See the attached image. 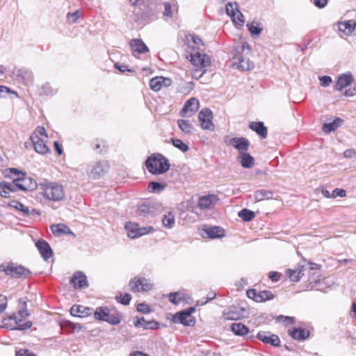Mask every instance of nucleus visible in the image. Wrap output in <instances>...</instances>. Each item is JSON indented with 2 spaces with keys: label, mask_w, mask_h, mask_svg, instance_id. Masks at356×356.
Returning a JSON list of instances; mask_svg holds the SVG:
<instances>
[{
  "label": "nucleus",
  "mask_w": 356,
  "mask_h": 356,
  "mask_svg": "<svg viewBox=\"0 0 356 356\" xmlns=\"http://www.w3.org/2000/svg\"><path fill=\"white\" fill-rule=\"evenodd\" d=\"M171 84V79L163 76L154 77L149 81L150 88L155 92L159 91L162 87H168Z\"/></svg>",
  "instance_id": "6ab92c4d"
},
{
  "label": "nucleus",
  "mask_w": 356,
  "mask_h": 356,
  "mask_svg": "<svg viewBox=\"0 0 356 356\" xmlns=\"http://www.w3.org/2000/svg\"><path fill=\"white\" fill-rule=\"evenodd\" d=\"M194 312V307H189L177 312L173 316V321L175 323H181L185 326H193L195 324V318L192 316Z\"/></svg>",
  "instance_id": "9b49d317"
},
{
  "label": "nucleus",
  "mask_w": 356,
  "mask_h": 356,
  "mask_svg": "<svg viewBox=\"0 0 356 356\" xmlns=\"http://www.w3.org/2000/svg\"><path fill=\"white\" fill-rule=\"evenodd\" d=\"M184 298V293L178 291L175 293H170L169 294V300L175 305L179 304Z\"/></svg>",
  "instance_id": "8fccbe9b"
},
{
  "label": "nucleus",
  "mask_w": 356,
  "mask_h": 356,
  "mask_svg": "<svg viewBox=\"0 0 356 356\" xmlns=\"http://www.w3.org/2000/svg\"><path fill=\"white\" fill-rule=\"evenodd\" d=\"M8 299L6 296L0 294V314H1L7 307Z\"/></svg>",
  "instance_id": "0e129e2a"
},
{
  "label": "nucleus",
  "mask_w": 356,
  "mask_h": 356,
  "mask_svg": "<svg viewBox=\"0 0 356 356\" xmlns=\"http://www.w3.org/2000/svg\"><path fill=\"white\" fill-rule=\"evenodd\" d=\"M18 184L16 181H14L13 180V182H6V181H1L0 182V186L1 188H4V189H6L9 192H16L18 189Z\"/></svg>",
  "instance_id": "603ef678"
},
{
  "label": "nucleus",
  "mask_w": 356,
  "mask_h": 356,
  "mask_svg": "<svg viewBox=\"0 0 356 356\" xmlns=\"http://www.w3.org/2000/svg\"><path fill=\"white\" fill-rule=\"evenodd\" d=\"M0 270L6 275L13 278H26L31 274V271L22 265H17L12 262L0 264Z\"/></svg>",
  "instance_id": "423d86ee"
},
{
  "label": "nucleus",
  "mask_w": 356,
  "mask_h": 356,
  "mask_svg": "<svg viewBox=\"0 0 356 356\" xmlns=\"http://www.w3.org/2000/svg\"><path fill=\"white\" fill-rule=\"evenodd\" d=\"M80 18V12L76 10L74 13H67L66 15V22L69 24H73L77 23Z\"/></svg>",
  "instance_id": "3c124183"
},
{
  "label": "nucleus",
  "mask_w": 356,
  "mask_h": 356,
  "mask_svg": "<svg viewBox=\"0 0 356 356\" xmlns=\"http://www.w3.org/2000/svg\"><path fill=\"white\" fill-rule=\"evenodd\" d=\"M57 90L54 88L48 82L42 83L38 88V93L40 95L53 96L56 94Z\"/></svg>",
  "instance_id": "e433bc0d"
},
{
  "label": "nucleus",
  "mask_w": 356,
  "mask_h": 356,
  "mask_svg": "<svg viewBox=\"0 0 356 356\" xmlns=\"http://www.w3.org/2000/svg\"><path fill=\"white\" fill-rule=\"evenodd\" d=\"M92 310L90 307L74 305L70 309V314L74 316L83 317L90 315Z\"/></svg>",
  "instance_id": "c85d7f7f"
},
{
  "label": "nucleus",
  "mask_w": 356,
  "mask_h": 356,
  "mask_svg": "<svg viewBox=\"0 0 356 356\" xmlns=\"http://www.w3.org/2000/svg\"><path fill=\"white\" fill-rule=\"evenodd\" d=\"M125 229L127 232V236L133 239L154 231V227L152 226L140 227L138 224L132 223L131 222L125 225Z\"/></svg>",
  "instance_id": "f8f14e48"
},
{
  "label": "nucleus",
  "mask_w": 356,
  "mask_h": 356,
  "mask_svg": "<svg viewBox=\"0 0 356 356\" xmlns=\"http://www.w3.org/2000/svg\"><path fill=\"white\" fill-rule=\"evenodd\" d=\"M2 173L6 178H10L14 180L15 178H21L26 174V172L15 168H10L3 170Z\"/></svg>",
  "instance_id": "f704fd0d"
},
{
  "label": "nucleus",
  "mask_w": 356,
  "mask_h": 356,
  "mask_svg": "<svg viewBox=\"0 0 356 356\" xmlns=\"http://www.w3.org/2000/svg\"><path fill=\"white\" fill-rule=\"evenodd\" d=\"M199 108V102L197 99L192 97L188 99L180 111L182 117H191Z\"/></svg>",
  "instance_id": "f3484780"
},
{
  "label": "nucleus",
  "mask_w": 356,
  "mask_h": 356,
  "mask_svg": "<svg viewBox=\"0 0 356 356\" xmlns=\"http://www.w3.org/2000/svg\"><path fill=\"white\" fill-rule=\"evenodd\" d=\"M306 268L305 266H299L295 270L288 269L286 271V275L289 276L291 281L297 282L300 280L302 277L304 276V272Z\"/></svg>",
  "instance_id": "473e14b6"
},
{
  "label": "nucleus",
  "mask_w": 356,
  "mask_h": 356,
  "mask_svg": "<svg viewBox=\"0 0 356 356\" xmlns=\"http://www.w3.org/2000/svg\"><path fill=\"white\" fill-rule=\"evenodd\" d=\"M51 229L55 236H61L63 234L75 236L69 227L64 224L54 225L51 227Z\"/></svg>",
  "instance_id": "72a5a7b5"
},
{
  "label": "nucleus",
  "mask_w": 356,
  "mask_h": 356,
  "mask_svg": "<svg viewBox=\"0 0 356 356\" xmlns=\"http://www.w3.org/2000/svg\"><path fill=\"white\" fill-rule=\"evenodd\" d=\"M353 81V77L350 74H341L337 79V81L334 86L336 90L341 91L346 87L350 85Z\"/></svg>",
  "instance_id": "cd10ccee"
},
{
  "label": "nucleus",
  "mask_w": 356,
  "mask_h": 356,
  "mask_svg": "<svg viewBox=\"0 0 356 356\" xmlns=\"http://www.w3.org/2000/svg\"><path fill=\"white\" fill-rule=\"evenodd\" d=\"M134 325L136 327H143L144 329H156L158 326V323L154 320L147 321L144 317H136V321Z\"/></svg>",
  "instance_id": "c756f323"
},
{
  "label": "nucleus",
  "mask_w": 356,
  "mask_h": 356,
  "mask_svg": "<svg viewBox=\"0 0 356 356\" xmlns=\"http://www.w3.org/2000/svg\"><path fill=\"white\" fill-rule=\"evenodd\" d=\"M186 43L188 46L187 52L191 63L197 67L196 72L202 70L211 64L210 58L204 51V43L202 39L194 34H189L186 36Z\"/></svg>",
  "instance_id": "f257e3e1"
},
{
  "label": "nucleus",
  "mask_w": 356,
  "mask_h": 356,
  "mask_svg": "<svg viewBox=\"0 0 356 356\" xmlns=\"http://www.w3.org/2000/svg\"><path fill=\"white\" fill-rule=\"evenodd\" d=\"M246 26L251 35H259L262 31V28L255 22L248 23Z\"/></svg>",
  "instance_id": "5fc2aeb1"
},
{
  "label": "nucleus",
  "mask_w": 356,
  "mask_h": 356,
  "mask_svg": "<svg viewBox=\"0 0 356 356\" xmlns=\"http://www.w3.org/2000/svg\"><path fill=\"white\" fill-rule=\"evenodd\" d=\"M109 170L108 163L106 161L91 162L87 167L88 176L92 179H98L106 175Z\"/></svg>",
  "instance_id": "6e6552de"
},
{
  "label": "nucleus",
  "mask_w": 356,
  "mask_h": 356,
  "mask_svg": "<svg viewBox=\"0 0 356 356\" xmlns=\"http://www.w3.org/2000/svg\"><path fill=\"white\" fill-rule=\"evenodd\" d=\"M42 196L48 200L59 202L65 197V193L62 184L54 181L44 180L39 183Z\"/></svg>",
  "instance_id": "7ed1b4c3"
},
{
  "label": "nucleus",
  "mask_w": 356,
  "mask_h": 356,
  "mask_svg": "<svg viewBox=\"0 0 356 356\" xmlns=\"http://www.w3.org/2000/svg\"><path fill=\"white\" fill-rule=\"evenodd\" d=\"M18 312L17 314H13L10 316V320H14L15 323L17 327H10L7 324H4L7 328L10 330H24L30 328L32 326V323L29 321L22 323V321L29 316V313L26 308V300L24 298H20L18 304Z\"/></svg>",
  "instance_id": "39448f33"
},
{
  "label": "nucleus",
  "mask_w": 356,
  "mask_h": 356,
  "mask_svg": "<svg viewBox=\"0 0 356 356\" xmlns=\"http://www.w3.org/2000/svg\"><path fill=\"white\" fill-rule=\"evenodd\" d=\"M208 118H213V113L209 108H203L198 114V120L202 123Z\"/></svg>",
  "instance_id": "864d4df0"
},
{
  "label": "nucleus",
  "mask_w": 356,
  "mask_h": 356,
  "mask_svg": "<svg viewBox=\"0 0 356 356\" xmlns=\"http://www.w3.org/2000/svg\"><path fill=\"white\" fill-rule=\"evenodd\" d=\"M343 123V120L339 118H337L332 122L325 123L323 125L322 130L325 133H330L332 131H335L338 127H339Z\"/></svg>",
  "instance_id": "4c0bfd02"
},
{
  "label": "nucleus",
  "mask_w": 356,
  "mask_h": 356,
  "mask_svg": "<svg viewBox=\"0 0 356 356\" xmlns=\"http://www.w3.org/2000/svg\"><path fill=\"white\" fill-rule=\"evenodd\" d=\"M273 197V192L271 191L261 189L254 192V199L257 202L264 200H270Z\"/></svg>",
  "instance_id": "58836bf2"
},
{
  "label": "nucleus",
  "mask_w": 356,
  "mask_h": 356,
  "mask_svg": "<svg viewBox=\"0 0 356 356\" xmlns=\"http://www.w3.org/2000/svg\"><path fill=\"white\" fill-rule=\"evenodd\" d=\"M231 330L238 336H243L249 332V328L241 323H232Z\"/></svg>",
  "instance_id": "ea45409f"
},
{
  "label": "nucleus",
  "mask_w": 356,
  "mask_h": 356,
  "mask_svg": "<svg viewBox=\"0 0 356 356\" xmlns=\"http://www.w3.org/2000/svg\"><path fill=\"white\" fill-rule=\"evenodd\" d=\"M346 195V192L343 188H335L332 191V198H336L337 197H344Z\"/></svg>",
  "instance_id": "e2e57ef3"
},
{
  "label": "nucleus",
  "mask_w": 356,
  "mask_h": 356,
  "mask_svg": "<svg viewBox=\"0 0 356 356\" xmlns=\"http://www.w3.org/2000/svg\"><path fill=\"white\" fill-rule=\"evenodd\" d=\"M277 320L280 323H286L289 324H292L294 322V318L291 316H286L283 315H280L277 317Z\"/></svg>",
  "instance_id": "052dcab7"
},
{
  "label": "nucleus",
  "mask_w": 356,
  "mask_h": 356,
  "mask_svg": "<svg viewBox=\"0 0 356 356\" xmlns=\"http://www.w3.org/2000/svg\"><path fill=\"white\" fill-rule=\"evenodd\" d=\"M238 216L245 222L252 220L254 217V213L248 209H243L238 212Z\"/></svg>",
  "instance_id": "a18cd8bd"
},
{
  "label": "nucleus",
  "mask_w": 356,
  "mask_h": 356,
  "mask_svg": "<svg viewBox=\"0 0 356 356\" xmlns=\"http://www.w3.org/2000/svg\"><path fill=\"white\" fill-rule=\"evenodd\" d=\"M201 235L203 238H220L224 237L225 230L219 226H205L201 231Z\"/></svg>",
  "instance_id": "ddd939ff"
},
{
  "label": "nucleus",
  "mask_w": 356,
  "mask_h": 356,
  "mask_svg": "<svg viewBox=\"0 0 356 356\" xmlns=\"http://www.w3.org/2000/svg\"><path fill=\"white\" fill-rule=\"evenodd\" d=\"M129 46L133 51L134 55H135V53L141 54L147 53L149 51L148 47L141 39L131 40L129 42Z\"/></svg>",
  "instance_id": "b1692460"
},
{
  "label": "nucleus",
  "mask_w": 356,
  "mask_h": 356,
  "mask_svg": "<svg viewBox=\"0 0 356 356\" xmlns=\"http://www.w3.org/2000/svg\"><path fill=\"white\" fill-rule=\"evenodd\" d=\"M274 295L270 291H261L258 293V302H261L273 299Z\"/></svg>",
  "instance_id": "09e8293b"
},
{
  "label": "nucleus",
  "mask_w": 356,
  "mask_h": 356,
  "mask_svg": "<svg viewBox=\"0 0 356 356\" xmlns=\"http://www.w3.org/2000/svg\"><path fill=\"white\" fill-rule=\"evenodd\" d=\"M356 27V22L355 20H348L340 22L338 23V29L340 32L343 33L346 35H350L355 31Z\"/></svg>",
  "instance_id": "a878e982"
},
{
  "label": "nucleus",
  "mask_w": 356,
  "mask_h": 356,
  "mask_svg": "<svg viewBox=\"0 0 356 356\" xmlns=\"http://www.w3.org/2000/svg\"><path fill=\"white\" fill-rule=\"evenodd\" d=\"M268 277L273 282H277L280 278V273L276 271H270L268 273Z\"/></svg>",
  "instance_id": "774afa93"
},
{
  "label": "nucleus",
  "mask_w": 356,
  "mask_h": 356,
  "mask_svg": "<svg viewBox=\"0 0 356 356\" xmlns=\"http://www.w3.org/2000/svg\"><path fill=\"white\" fill-rule=\"evenodd\" d=\"M238 160L244 168H250L254 164V158L249 153H241V156H238Z\"/></svg>",
  "instance_id": "c9c22d12"
},
{
  "label": "nucleus",
  "mask_w": 356,
  "mask_h": 356,
  "mask_svg": "<svg viewBox=\"0 0 356 356\" xmlns=\"http://www.w3.org/2000/svg\"><path fill=\"white\" fill-rule=\"evenodd\" d=\"M245 310L243 308L229 307L224 310L222 316L225 319L229 321H236L244 317Z\"/></svg>",
  "instance_id": "412c9836"
},
{
  "label": "nucleus",
  "mask_w": 356,
  "mask_h": 356,
  "mask_svg": "<svg viewBox=\"0 0 356 356\" xmlns=\"http://www.w3.org/2000/svg\"><path fill=\"white\" fill-rule=\"evenodd\" d=\"M239 11L238 5L236 2H228L225 6L226 14L232 18Z\"/></svg>",
  "instance_id": "37998d69"
},
{
  "label": "nucleus",
  "mask_w": 356,
  "mask_h": 356,
  "mask_svg": "<svg viewBox=\"0 0 356 356\" xmlns=\"http://www.w3.org/2000/svg\"><path fill=\"white\" fill-rule=\"evenodd\" d=\"M258 339L266 344H270L274 347L280 346V339L276 334H270L268 332L260 331L257 333Z\"/></svg>",
  "instance_id": "dca6fc26"
},
{
  "label": "nucleus",
  "mask_w": 356,
  "mask_h": 356,
  "mask_svg": "<svg viewBox=\"0 0 356 356\" xmlns=\"http://www.w3.org/2000/svg\"><path fill=\"white\" fill-rule=\"evenodd\" d=\"M249 128L255 131L262 138H266L268 136L267 127L263 122H252L249 124Z\"/></svg>",
  "instance_id": "7c9ffc66"
},
{
  "label": "nucleus",
  "mask_w": 356,
  "mask_h": 356,
  "mask_svg": "<svg viewBox=\"0 0 356 356\" xmlns=\"http://www.w3.org/2000/svg\"><path fill=\"white\" fill-rule=\"evenodd\" d=\"M320 85L322 87H327L330 85L332 81V78L330 76H322L319 77Z\"/></svg>",
  "instance_id": "bf43d9fd"
},
{
  "label": "nucleus",
  "mask_w": 356,
  "mask_h": 356,
  "mask_svg": "<svg viewBox=\"0 0 356 356\" xmlns=\"http://www.w3.org/2000/svg\"><path fill=\"white\" fill-rule=\"evenodd\" d=\"M258 293L255 289H248L246 292L247 296L254 300L255 302H258Z\"/></svg>",
  "instance_id": "69168bd1"
},
{
  "label": "nucleus",
  "mask_w": 356,
  "mask_h": 356,
  "mask_svg": "<svg viewBox=\"0 0 356 356\" xmlns=\"http://www.w3.org/2000/svg\"><path fill=\"white\" fill-rule=\"evenodd\" d=\"M289 334L296 340L302 341L309 337V332L301 327H293L289 330Z\"/></svg>",
  "instance_id": "2f4dec72"
},
{
  "label": "nucleus",
  "mask_w": 356,
  "mask_h": 356,
  "mask_svg": "<svg viewBox=\"0 0 356 356\" xmlns=\"http://www.w3.org/2000/svg\"><path fill=\"white\" fill-rule=\"evenodd\" d=\"M147 170L152 175H161L170 168L169 161L161 154H153L145 161Z\"/></svg>",
  "instance_id": "20e7f679"
},
{
  "label": "nucleus",
  "mask_w": 356,
  "mask_h": 356,
  "mask_svg": "<svg viewBox=\"0 0 356 356\" xmlns=\"http://www.w3.org/2000/svg\"><path fill=\"white\" fill-rule=\"evenodd\" d=\"M15 75L18 80L22 81L25 85L30 86L33 83L34 76L29 69L20 68L15 71Z\"/></svg>",
  "instance_id": "4be33fe9"
},
{
  "label": "nucleus",
  "mask_w": 356,
  "mask_h": 356,
  "mask_svg": "<svg viewBox=\"0 0 356 356\" xmlns=\"http://www.w3.org/2000/svg\"><path fill=\"white\" fill-rule=\"evenodd\" d=\"M116 300L123 305H128L131 300V296L129 293H120L116 296Z\"/></svg>",
  "instance_id": "6e6d98bb"
},
{
  "label": "nucleus",
  "mask_w": 356,
  "mask_h": 356,
  "mask_svg": "<svg viewBox=\"0 0 356 356\" xmlns=\"http://www.w3.org/2000/svg\"><path fill=\"white\" fill-rule=\"evenodd\" d=\"M35 246L44 260L47 261L53 256V250L49 244L44 239L38 240Z\"/></svg>",
  "instance_id": "aec40b11"
},
{
  "label": "nucleus",
  "mask_w": 356,
  "mask_h": 356,
  "mask_svg": "<svg viewBox=\"0 0 356 356\" xmlns=\"http://www.w3.org/2000/svg\"><path fill=\"white\" fill-rule=\"evenodd\" d=\"M171 142L174 147L179 149L182 152H186L189 149L188 145L187 144L184 143L180 139L172 138Z\"/></svg>",
  "instance_id": "de8ad7c7"
},
{
  "label": "nucleus",
  "mask_w": 356,
  "mask_h": 356,
  "mask_svg": "<svg viewBox=\"0 0 356 356\" xmlns=\"http://www.w3.org/2000/svg\"><path fill=\"white\" fill-rule=\"evenodd\" d=\"M10 207L15 208V209L21 211L24 216L28 217L30 216V210L29 207L24 205L20 202L13 200L8 204Z\"/></svg>",
  "instance_id": "a19ab883"
},
{
  "label": "nucleus",
  "mask_w": 356,
  "mask_h": 356,
  "mask_svg": "<svg viewBox=\"0 0 356 356\" xmlns=\"http://www.w3.org/2000/svg\"><path fill=\"white\" fill-rule=\"evenodd\" d=\"M166 187L165 184H161L157 181H151L148 184V188L152 193H159L163 191Z\"/></svg>",
  "instance_id": "49530a36"
},
{
  "label": "nucleus",
  "mask_w": 356,
  "mask_h": 356,
  "mask_svg": "<svg viewBox=\"0 0 356 356\" xmlns=\"http://www.w3.org/2000/svg\"><path fill=\"white\" fill-rule=\"evenodd\" d=\"M70 284L74 289H83L88 286L87 277L81 271L74 273L70 280Z\"/></svg>",
  "instance_id": "a211bd4d"
},
{
  "label": "nucleus",
  "mask_w": 356,
  "mask_h": 356,
  "mask_svg": "<svg viewBox=\"0 0 356 356\" xmlns=\"http://www.w3.org/2000/svg\"><path fill=\"white\" fill-rule=\"evenodd\" d=\"M160 204L146 200L138 206L136 214L142 218L153 217L160 211Z\"/></svg>",
  "instance_id": "1a4fd4ad"
},
{
  "label": "nucleus",
  "mask_w": 356,
  "mask_h": 356,
  "mask_svg": "<svg viewBox=\"0 0 356 356\" xmlns=\"http://www.w3.org/2000/svg\"><path fill=\"white\" fill-rule=\"evenodd\" d=\"M137 310L139 312L143 314H148L150 312V309L148 305L145 303H140L137 305Z\"/></svg>",
  "instance_id": "338daca9"
},
{
  "label": "nucleus",
  "mask_w": 356,
  "mask_h": 356,
  "mask_svg": "<svg viewBox=\"0 0 356 356\" xmlns=\"http://www.w3.org/2000/svg\"><path fill=\"white\" fill-rule=\"evenodd\" d=\"M232 20L236 25L240 26H243L245 22L243 15L240 10L234 16V18H232Z\"/></svg>",
  "instance_id": "4d7b16f0"
},
{
  "label": "nucleus",
  "mask_w": 356,
  "mask_h": 356,
  "mask_svg": "<svg viewBox=\"0 0 356 356\" xmlns=\"http://www.w3.org/2000/svg\"><path fill=\"white\" fill-rule=\"evenodd\" d=\"M30 140L34 146V149L38 153L44 154L49 151L43 139L38 137L37 134H31Z\"/></svg>",
  "instance_id": "5701e85b"
},
{
  "label": "nucleus",
  "mask_w": 356,
  "mask_h": 356,
  "mask_svg": "<svg viewBox=\"0 0 356 356\" xmlns=\"http://www.w3.org/2000/svg\"><path fill=\"white\" fill-rule=\"evenodd\" d=\"M179 128L186 134H190L193 131L192 124L187 120H179L177 121Z\"/></svg>",
  "instance_id": "79ce46f5"
},
{
  "label": "nucleus",
  "mask_w": 356,
  "mask_h": 356,
  "mask_svg": "<svg viewBox=\"0 0 356 356\" xmlns=\"http://www.w3.org/2000/svg\"><path fill=\"white\" fill-rule=\"evenodd\" d=\"M140 7H134V10H132L134 14L136 15V17L134 19L136 22L141 21L148 23L149 21L154 19L153 15L150 13V12L146 10L140 13Z\"/></svg>",
  "instance_id": "bb28decb"
},
{
  "label": "nucleus",
  "mask_w": 356,
  "mask_h": 356,
  "mask_svg": "<svg viewBox=\"0 0 356 356\" xmlns=\"http://www.w3.org/2000/svg\"><path fill=\"white\" fill-rule=\"evenodd\" d=\"M95 318L98 321H106L111 325H118L121 322L122 316L120 313L110 312L107 307H99L94 313Z\"/></svg>",
  "instance_id": "0eeeda50"
},
{
  "label": "nucleus",
  "mask_w": 356,
  "mask_h": 356,
  "mask_svg": "<svg viewBox=\"0 0 356 356\" xmlns=\"http://www.w3.org/2000/svg\"><path fill=\"white\" fill-rule=\"evenodd\" d=\"M217 197L215 195L202 196L198 200V207L200 209H210L216 204Z\"/></svg>",
  "instance_id": "393cba45"
},
{
  "label": "nucleus",
  "mask_w": 356,
  "mask_h": 356,
  "mask_svg": "<svg viewBox=\"0 0 356 356\" xmlns=\"http://www.w3.org/2000/svg\"><path fill=\"white\" fill-rule=\"evenodd\" d=\"M162 223L165 228H172L175 224L174 214L172 212H168V214H165L162 218Z\"/></svg>",
  "instance_id": "c03bdc74"
},
{
  "label": "nucleus",
  "mask_w": 356,
  "mask_h": 356,
  "mask_svg": "<svg viewBox=\"0 0 356 356\" xmlns=\"http://www.w3.org/2000/svg\"><path fill=\"white\" fill-rule=\"evenodd\" d=\"M213 118H208L206 121H203V122L200 123L201 127L202 129L213 131L214 130V124L212 122Z\"/></svg>",
  "instance_id": "13d9d810"
},
{
  "label": "nucleus",
  "mask_w": 356,
  "mask_h": 356,
  "mask_svg": "<svg viewBox=\"0 0 356 356\" xmlns=\"http://www.w3.org/2000/svg\"><path fill=\"white\" fill-rule=\"evenodd\" d=\"M227 145H232L241 154L246 152L250 146L249 140L244 137H234L229 139V141L225 140Z\"/></svg>",
  "instance_id": "2eb2a0df"
},
{
  "label": "nucleus",
  "mask_w": 356,
  "mask_h": 356,
  "mask_svg": "<svg viewBox=\"0 0 356 356\" xmlns=\"http://www.w3.org/2000/svg\"><path fill=\"white\" fill-rule=\"evenodd\" d=\"M129 286L131 291L145 292L150 291L153 287V284L149 279L136 276L130 280Z\"/></svg>",
  "instance_id": "9d476101"
},
{
  "label": "nucleus",
  "mask_w": 356,
  "mask_h": 356,
  "mask_svg": "<svg viewBox=\"0 0 356 356\" xmlns=\"http://www.w3.org/2000/svg\"><path fill=\"white\" fill-rule=\"evenodd\" d=\"M164 5V12H163V16L167 17H172V6L168 2H165L163 3Z\"/></svg>",
  "instance_id": "680f3d73"
},
{
  "label": "nucleus",
  "mask_w": 356,
  "mask_h": 356,
  "mask_svg": "<svg viewBox=\"0 0 356 356\" xmlns=\"http://www.w3.org/2000/svg\"><path fill=\"white\" fill-rule=\"evenodd\" d=\"M18 185V189L22 191H33L37 187V183L31 177H27L26 173L21 178H15Z\"/></svg>",
  "instance_id": "4468645a"
},
{
  "label": "nucleus",
  "mask_w": 356,
  "mask_h": 356,
  "mask_svg": "<svg viewBox=\"0 0 356 356\" xmlns=\"http://www.w3.org/2000/svg\"><path fill=\"white\" fill-rule=\"evenodd\" d=\"M252 51L248 42H243L238 45L232 59V66L234 69L241 71H249L254 67V64L250 61Z\"/></svg>",
  "instance_id": "f03ea898"
}]
</instances>
